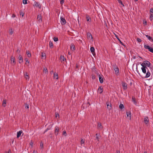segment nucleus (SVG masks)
Segmentation results:
<instances>
[{"instance_id":"obj_44","label":"nucleus","mask_w":153,"mask_h":153,"mask_svg":"<svg viewBox=\"0 0 153 153\" xmlns=\"http://www.w3.org/2000/svg\"><path fill=\"white\" fill-rule=\"evenodd\" d=\"M84 143V140L83 139H82L81 140V144H83Z\"/></svg>"},{"instance_id":"obj_20","label":"nucleus","mask_w":153,"mask_h":153,"mask_svg":"<svg viewBox=\"0 0 153 153\" xmlns=\"http://www.w3.org/2000/svg\"><path fill=\"white\" fill-rule=\"evenodd\" d=\"M144 122L145 123L147 124L149 123V120L148 119V117H145L144 119Z\"/></svg>"},{"instance_id":"obj_37","label":"nucleus","mask_w":153,"mask_h":153,"mask_svg":"<svg viewBox=\"0 0 153 153\" xmlns=\"http://www.w3.org/2000/svg\"><path fill=\"white\" fill-rule=\"evenodd\" d=\"M40 146L41 148V149H43V143L41 142L40 143Z\"/></svg>"},{"instance_id":"obj_18","label":"nucleus","mask_w":153,"mask_h":153,"mask_svg":"<svg viewBox=\"0 0 153 153\" xmlns=\"http://www.w3.org/2000/svg\"><path fill=\"white\" fill-rule=\"evenodd\" d=\"M132 102H133L134 103L135 105H137V103L136 98L135 97H132Z\"/></svg>"},{"instance_id":"obj_4","label":"nucleus","mask_w":153,"mask_h":153,"mask_svg":"<svg viewBox=\"0 0 153 153\" xmlns=\"http://www.w3.org/2000/svg\"><path fill=\"white\" fill-rule=\"evenodd\" d=\"M33 6L35 7H39L40 9L41 8V5L38 2L35 1L34 2V4L33 5Z\"/></svg>"},{"instance_id":"obj_41","label":"nucleus","mask_w":153,"mask_h":153,"mask_svg":"<svg viewBox=\"0 0 153 153\" xmlns=\"http://www.w3.org/2000/svg\"><path fill=\"white\" fill-rule=\"evenodd\" d=\"M23 3L24 4H27V0H23Z\"/></svg>"},{"instance_id":"obj_57","label":"nucleus","mask_w":153,"mask_h":153,"mask_svg":"<svg viewBox=\"0 0 153 153\" xmlns=\"http://www.w3.org/2000/svg\"><path fill=\"white\" fill-rule=\"evenodd\" d=\"M117 153H120V151H117Z\"/></svg>"},{"instance_id":"obj_23","label":"nucleus","mask_w":153,"mask_h":153,"mask_svg":"<svg viewBox=\"0 0 153 153\" xmlns=\"http://www.w3.org/2000/svg\"><path fill=\"white\" fill-rule=\"evenodd\" d=\"M149 19L151 21L153 22V14L152 13H150V15Z\"/></svg>"},{"instance_id":"obj_35","label":"nucleus","mask_w":153,"mask_h":153,"mask_svg":"<svg viewBox=\"0 0 153 153\" xmlns=\"http://www.w3.org/2000/svg\"><path fill=\"white\" fill-rule=\"evenodd\" d=\"M13 31L12 30V29H10L9 30V34L10 35H11L13 34Z\"/></svg>"},{"instance_id":"obj_59","label":"nucleus","mask_w":153,"mask_h":153,"mask_svg":"<svg viewBox=\"0 0 153 153\" xmlns=\"http://www.w3.org/2000/svg\"><path fill=\"white\" fill-rule=\"evenodd\" d=\"M68 54L69 55H70L71 54V53H70V52H68Z\"/></svg>"},{"instance_id":"obj_30","label":"nucleus","mask_w":153,"mask_h":153,"mask_svg":"<svg viewBox=\"0 0 153 153\" xmlns=\"http://www.w3.org/2000/svg\"><path fill=\"white\" fill-rule=\"evenodd\" d=\"M25 61L26 62V63H25V64L26 65H27V63L28 64H29L30 63V62L28 60V59L27 58H26L25 59Z\"/></svg>"},{"instance_id":"obj_45","label":"nucleus","mask_w":153,"mask_h":153,"mask_svg":"<svg viewBox=\"0 0 153 153\" xmlns=\"http://www.w3.org/2000/svg\"><path fill=\"white\" fill-rule=\"evenodd\" d=\"M64 2V0H62L60 2V4L62 5Z\"/></svg>"},{"instance_id":"obj_6","label":"nucleus","mask_w":153,"mask_h":153,"mask_svg":"<svg viewBox=\"0 0 153 153\" xmlns=\"http://www.w3.org/2000/svg\"><path fill=\"white\" fill-rule=\"evenodd\" d=\"M61 23L62 25H65L66 23L65 19L63 17H61Z\"/></svg>"},{"instance_id":"obj_10","label":"nucleus","mask_w":153,"mask_h":153,"mask_svg":"<svg viewBox=\"0 0 153 153\" xmlns=\"http://www.w3.org/2000/svg\"><path fill=\"white\" fill-rule=\"evenodd\" d=\"M145 35L149 40L151 42H153V39L151 37L148 35L145 34Z\"/></svg>"},{"instance_id":"obj_49","label":"nucleus","mask_w":153,"mask_h":153,"mask_svg":"<svg viewBox=\"0 0 153 153\" xmlns=\"http://www.w3.org/2000/svg\"><path fill=\"white\" fill-rule=\"evenodd\" d=\"M42 56L43 57L44 56H45V54H43L42 52Z\"/></svg>"},{"instance_id":"obj_3","label":"nucleus","mask_w":153,"mask_h":153,"mask_svg":"<svg viewBox=\"0 0 153 153\" xmlns=\"http://www.w3.org/2000/svg\"><path fill=\"white\" fill-rule=\"evenodd\" d=\"M60 130V129L59 127L57 126H56L54 130V134L56 136L59 133V131Z\"/></svg>"},{"instance_id":"obj_39","label":"nucleus","mask_w":153,"mask_h":153,"mask_svg":"<svg viewBox=\"0 0 153 153\" xmlns=\"http://www.w3.org/2000/svg\"><path fill=\"white\" fill-rule=\"evenodd\" d=\"M150 13H152L153 14V8H151L150 10Z\"/></svg>"},{"instance_id":"obj_19","label":"nucleus","mask_w":153,"mask_h":153,"mask_svg":"<svg viewBox=\"0 0 153 153\" xmlns=\"http://www.w3.org/2000/svg\"><path fill=\"white\" fill-rule=\"evenodd\" d=\"M71 48L73 51H74V50H75V45L73 43H72L71 44Z\"/></svg>"},{"instance_id":"obj_15","label":"nucleus","mask_w":153,"mask_h":153,"mask_svg":"<svg viewBox=\"0 0 153 153\" xmlns=\"http://www.w3.org/2000/svg\"><path fill=\"white\" fill-rule=\"evenodd\" d=\"M87 37L88 38L91 39H93L92 36L90 33L88 32L87 33Z\"/></svg>"},{"instance_id":"obj_31","label":"nucleus","mask_w":153,"mask_h":153,"mask_svg":"<svg viewBox=\"0 0 153 153\" xmlns=\"http://www.w3.org/2000/svg\"><path fill=\"white\" fill-rule=\"evenodd\" d=\"M54 78H56V79H58V76L57 74L54 73Z\"/></svg>"},{"instance_id":"obj_7","label":"nucleus","mask_w":153,"mask_h":153,"mask_svg":"<svg viewBox=\"0 0 153 153\" xmlns=\"http://www.w3.org/2000/svg\"><path fill=\"white\" fill-rule=\"evenodd\" d=\"M18 59L19 60V63H21L23 62V58L22 56L19 54L18 57Z\"/></svg>"},{"instance_id":"obj_53","label":"nucleus","mask_w":153,"mask_h":153,"mask_svg":"<svg viewBox=\"0 0 153 153\" xmlns=\"http://www.w3.org/2000/svg\"><path fill=\"white\" fill-rule=\"evenodd\" d=\"M30 144L31 146H33V143L32 142L30 143Z\"/></svg>"},{"instance_id":"obj_50","label":"nucleus","mask_w":153,"mask_h":153,"mask_svg":"<svg viewBox=\"0 0 153 153\" xmlns=\"http://www.w3.org/2000/svg\"><path fill=\"white\" fill-rule=\"evenodd\" d=\"M16 52L17 53H19L20 52V51L19 49H17V50L16 51Z\"/></svg>"},{"instance_id":"obj_24","label":"nucleus","mask_w":153,"mask_h":153,"mask_svg":"<svg viewBox=\"0 0 153 153\" xmlns=\"http://www.w3.org/2000/svg\"><path fill=\"white\" fill-rule=\"evenodd\" d=\"M26 53L27 55V56L28 57L30 58L31 56V53L29 51H26Z\"/></svg>"},{"instance_id":"obj_26","label":"nucleus","mask_w":153,"mask_h":153,"mask_svg":"<svg viewBox=\"0 0 153 153\" xmlns=\"http://www.w3.org/2000/svg\"><path fill=\"white\" fill-rule=\"evenodd\" d=\"M126 114L127 117H130V119H131V114L130 112H126Z\"/></svg>"},{"instance_id":"obj_25","label":"nucleus","mask_w":153,"mask_h":153,"mask_svg":"<svg viewBox=\"0 0 153 153\" xmlns=\"http://www.w3.org/2000/svg\"><path fill=\"white\" fill-rule=\"evenodd\" d=\"M49 46L51 48H53V44L52 42L51 41L49 42Z\"/></svg>"},{"instance_id":"obj_52","label":"nucleus","mask_w":153,"mask_h":153,"mask_svg":"<svg viewBox=\"0 0 153 153\" xmlns=\"http://www.w3.org/2000/svg\"><path fill=\"white\" fill-rule=\"evenodd\" d=\"M49 129H48V128H47V129H46V130L44 132V133H45L46 132H47V131H48V130H49Z\"/></svg>"},{"instance_id":"obj_34","label":"nucleus","mask_w":153,"mask_h":153,"mask_svg":"<svg viewBox=\"0 0 153 153\" xmlns=\"http://www.w3.org/2000/svg\"><path fill=\"white\" fill-rule=\"evenodd\" d=\"M96 138H97V139L98 141H99L100 139L99 135H98L97 134H96Z\"/></svg>"},{"instance_id":"obj_21","label":"nucleus","mask_w":153,"mask_h":153,"mask_svg":"<svg viewBox=\"0 0 153 153\" xmlns=\"http://www.w3.org/2000/svg\"><path fill=\"white\" fill-rule=\"evenodd\" d=\"M86 19L87 21L89 22H91V19L89 16H86Z\"/></svg>"},{"instance_id":"obj_8","label":"nucleus","mask_w":153,"mask_h":153,"mask_svg":"<svg viewBox=\"0 0 153 153\" xmlns=\"http://www.w3.org/2000/svg\"><path fill=\"white\" fill-rule=\"evenodd\" d=\"M116 66V67L114 68L115 73L116 75H118L119 72V69Z\"/></svg>"},{"instance_id":"obj_54","label":"nucleus","mask_w":153,"mask_h":153,"mask_svg":"<svg viewBox=\"0 0 153 153\" xmlns=\"http://www.w3.org/2000/svg\"><path fill=\"white\" fill-rule=\"evenodd\" d=\"M92 79H95V76H92Z\"/></svg>"},{"instance_id":"obj_46","label":"nucleus","mask_w":153,"mask_h":153,"mask_svg":"<svg viewBox=\"0 0 153 153\" xmlns=\"http://www.w3.org/2000/svg\"><path fill=\"white\" fill-rule=\"evenodd\" d=\"M24 14V13H23L22 11H21L20 12V15H22V16H23Z\"/></svg>"},{"instance_id":"obj_29","label":"nucleus","mask_w":153,"mask_h":153,"mask_svg":"<svg viewBox=\"0 0 153 153\" xmlns=\"http://www.w3.org/2000/svg\"><path fill=\"white\" fill-rule=\"evenodd\" d=\"M25 109H28L29 108V104H27V103L25 104Z\"/></svg>"},{"instance_id":"obj_56","label":"nucleus","mask_w":153,"mask_h":153,"mask_svg":"<svg viewBox=\"0 0 153 153\" xmlns=\"http://www.w3.org/2000/svg\"><path fill=\"white\" fill-rule=\"evenodd\" d=\"M58 116H59V114H57L56 115V117H57Z\"/></svg>"},{"instance_id":"obj_28","label":"nucleus","mask_w":153,"mask_h":153,"mask_svg":"<svg viewBox=\"0 0 153 153\" xmlns=\"http://www.w3.org/2000/svg\"><path fill=\"white\" fill-rule=\"evenodd\" d=\"M6 100H4L3 101V103H2V105L3 107H5V106H6Z\"/></svg>"},{"instance_id":"obj_48","label":"nucleus","mask_w":153,"mask_h":153,"mask_svg":"<svg viewBox=\"0 0 153 153\" xmlns=\"http://www.w3.org/2000/svg\"><path fill=\"white\" fill-rule=\"evenodd\" d=\"M11 150L9 149L7 152H6L5 153H11Z\"/></svg>"},{"instance_id":"obj_22","label":"nucleus","mask_w":153,"mask_h":153,"mask_svg":"<svg viewBox=\"0 0 153 153\" xmlns=\"http://www.w3.org/2000/svg\"><path fill=\"white\" fill-rule=\"evenodd\" d=\"M107 108L109 109V110H110L111 109V103H110V104H109V103H107Z\"/></svg>"},{"instance_id":"obj_43","label":"nucleus","mask_w":153,"mask_h":153,"mask_svg":"<svg viewBox=\"0 0 153 153\" xmlns=\"http://www.w3.org/2000/svg\"><path fill=\"white\" fill-rule=\"evenodd\" d=\"M62 134L64 135L65 136H66V133L65 131H64L62 132Z\"/></svg>"},{"instance_id":"obj_1","label":"nucleus","mask_w":153,"mask_h":153,"mask_svg":"<svg viewBox=\"0 0 153 153\" xmlns=\"http://www.w3.org/2000/svg\"><path fill=\"white\" fill-rule=\"evenodd\" d=\"M150 65L151 63L149 61L147 60L143 61V62L141 64V65L142 67L141 69L143 72L144 74H145L146 73V70H147V72L144 77L145 78H148L150 76L151 73L147 67H150Z\"/></svg>"},{"instance_id":"obj_47","label":"nucleus","mask_w":153,"mask_h":153,"mask_svg":"<svg viewBox=\"0 0 153 153\" xmlns=\"http://www.w3.org/2000/svg\"><path fill=\"white\" fill-rule=\"evenodd\" d=\"M117 39H118V40H119V41L120 42V43H121L122 45H123V46H125V45H123V42H121V41H120V40L119 39H118V38H117Z\"/></svg>"},{"instance_id":"obj_40","label":"nucleus","mask_w":153,"mask_h":153,"mask_svg":"<svg viewBox=\"0 0 153 153\" xmlns=\"http://www.w3.org/2000/svg\"><path fill=\"white\" fill-rule=\"evenodd\" d=\"M137 41L138 42L140 43L141 42L142 40L140 38H137Z\"/></svg>"},{"instance_id":"obj_61","label":"nucleus","mask_w":153,"mask_h":153,"mask_svg":"<svg viewBox=\"0 0 153 153\" xmlns=\"http://www.w3.org/2000/svg\"><path fill=\"white\" fill-rule=\"evenodd\" d=\"M139 57L140 58H141V59H142V57H140V56H139Z\"/></svg>"},{"instance_id":"obj_62","label":"nucleus","mask_w":153,"mask_h":153,"mask_svg":"<svg viewBox=\"0 0 153 153\" xmlns=\"http://www.w3.org/2000/svg\"><path fill=\"white\" fill-rule=\"evenodd\" d=\"M138 0H134V1H138Z\"/></svg>"},{"instance_id":"obj_5","label":"nucleus","mask_w":153,"mask_h":153,"mask_svg":"<svg viewBox=\"0 0 153 153\" xmlns=\"http://www.w3.org/2000/svg\"><path fill=\"white\" fill-rule=\"evenodd\" d=\"M122 85L123 90H126L127 88V84L125 82H122Z\"/></svg>"},{"instance_id":"obj_55","label":"nucleus","mask_w":153,"mask_h":153,"mask_svg":"<svg viewBox=\"0 0 153 153\" xmlns=\"http://www.w3.org/2000/svg\"><path fill=\"white\" fill-rule=\"evenodd\" d=\"M33 153H37V151H36L35 150H34Z\"/></svg>"},{"instance_id":"obj_33","label":"nucleus","mask_w":153,"mask_h":153,"mask_svg":"<svg viewBox=\"0 0 153 153\" xmlns=\"http://www.w3.org/2000/svg\"><path fill=\"white\" fill-rule=\"evenodd\" d=\"M25 77L26 79H29L28 75L27 73H26L25 74Z\"/></svg>"},{"instance_id":"obj_14","label":"nucleus","mask_w":153,"mask_h":153,"mask_svg":"<svg viewBox=\"0 0 153 153\" xmlns=\"http://www.w3.org/2000/svg\"><path fill=\"white\" fill-rule=\"evenodd\" d=\"M60 59L62 62H63L66 60V59L65 58L64 56H60Z\"/></svg>"},{"instance_id":"obj_9","label":"nucleus","mask_w":153,"mask_h":153,"mask_svg":"<svg viewBox=\"0 0 153 153\" xmlns=\"http://www.w3.org/2000/svg\"><path fill=\"white\" fill-rule=\"evenodd\" d=\"M90 51L91 53H92V54L94 56L95 55L96 53L94 51L95 49L93 47H91L90 48Z\"/></svg>"},{"instance_id":"obj_51","label":"nucleus","mask_w":153,"mask_h":153,"mask_svg":"<svg viewBox=\"0 0 153 153\" xmlns=\"http://www.w3.org/2000/svg\"><path fill=\"white\" fill-rule=\"evenodd\" d=\"M16 17V15L14 14H13L12 16V17L13 18H14V17Z\"/></svg>"},{"instance_id":"obj_16","label":"nucleus","mask_w":153,"mask_h":153,"mask_svg":"<svg viewBox=\"0 0 153 153\" xmlns=\"http://www.w3.org/2000/svg\"><path fill=\"white\" fill-rule=\"evenodd\" d=\"M22 133V131H18L17 133V138H19L20 137L21 135V134Z\"/></svg>"},{"instance_id":"obj_36","label":"nucleus","mask_w":153,"mask_h":153,"mask_svg":"<svg viewBox=\"0 0 153 153\" xmlns=\"http://www.w3.org/2000/svg\"><path fill=\"white\" fill-rule=\"evenodd\" d=\"M43 71L44 72H45V73H48V71L46 68H45L43 69Z\"/></svg>"},{"instance_id":"obj_63","label":"nucleus","mask_w":153,"mask_h":153,"mask_svg":"<svg viewBox=\"0 0 153 153\" xmlns=\"http://www.w3.org/2000/svg\"><path fill=\"white\" fill-rule=\"evenodd\" d=\"M144 153H147V152H144Z\"/></svg>"},{"instance_id":"obj_64","label":"nucleus","mask_w":153,"mask_h":153,"mask_svg":"<svg viewBox=\"0 0 153 153\" xmlns=\"http://www.w3.org/2000/svg\"><path fill=\"white\" fill-rule=\"evenodd\" d=\"M50 136L51 138H52V136H51V135H50Z\"/></svg>"},{"instance_id":"obj_38","label":"nucleus","mask_w":153,"mask_h":153,"mask_svg":"<svg viewBox=\"0 0 153 153\" xmlns=\"http://www.w3.org/2000/svg\"><path fill=\"white\" fill-rule=\"evenodd\" d=\"M119 3L121 4L123 6H124L123 4V3L122 1L120 0H117Z\"/></svg>"},{"instance_id":"obj_17","label":"nucleus","mask_w":153,"mask_h":153,"mask_svg":"<svg viewBox=\"0 0 153 153\" xmlns=\"http://www.w3.org/2000/svg\"><path fill=\"white\" fill-rule=\"evenodd\" d=\"M99 79L100 82L101 83H102L103 82V78L99 75Z\"/></svg>"},{"instance_id":"obj_13","label":"nucleus","mask_w":153,"mask_h":153,"mask_svg":"<svg viewBox=\"0 0 153 153\" xmlns=\"http://www.w3.org/2000/svg\"><path fill=\"white\" fill-rule=\"evenodd\" d=\"M103 91V88L102 86L99 87L98 89V92L100 94H101Z\"/></svg>"},{"instance_id":"obj_60","label":"nucleus","mask_w":153,"mask_h":153,"mask_svg":"<svg viewBox=\"0 0 153 153\" xmlns=\"http://www.w3.org/2000/svg\"><path fill=\"white\" fill-rule=\"evenodd\" d=\"M52 134V133H51L49 134V136H50V135H51Z\"/></svg>"},{"instance_id":"obj_32","label":"nucleus","mask_w":153,"mask_h":153,"mask_svg":"<svg viewBox=\"0 0 153 153\" xmlns=\"http://www.w3.org/2000/svg\"><path fill=\"white\" fill-rule=\"evenodd\" d=\"M124 105L122 104H120L119 105V108L121 109H122L124 108Z\"/></svg>"},{"instance_id":"obj_11","label":"nucleus","mask_w":153,"mask_h":153,"mask_svg":"<svg viewBox=\"0 0 153 153\" xmlns=\"http://www.w3.org/2000/svg\"><path fill=\"white\" fill-rule=\"evenodd\" d=\"M37 19L39 22H42V19L41 15H38Z\"/></svg>"},{"instance_id":"obj_27","label":"nucleus","mask_w":153,"mask_h":153,"mask_svg":"<svg viewBox=\"0 0 153 153\" xmlns=\"http://www.w3.org/2000/svg\"><path fill=\"white\" fill-rule=\"evenodd\" d=\"M98 128H99L101 129L102 128V126L100 123L99 122L98 123Z\"/></svg>"},{"instance_id":"obj_42","label":"nucleus","mask_w":153,"mask_h":153,"mask_svg":"<svg viewBox=\"0 0 153 153\" xmlns=\"http://www.w3.org/2000/svg\"><path fill=\"white\" fill-rule=\"evenodd\" d=\"M53 40L55 42H57L58 41V38L55 37L53 38Z\"/></svg>"},{"instance_id":"obj_12","label":"nucleus","mask_w":153,"mask_h":153,"mask_svg":"<svg viewBox=\"0 0 153 153\" xmlns=\"http://www.w3.org/2000/svg\"><path fill=\"white\" fill-rule=\"evenodd\" d=\"M11 62H12L14 65H15L16 63L15 61V59L14 57L13 56H12L11 57Z\"/></svg>"},{"instance_id":"obj_58","label":"nucleus","mask_w":153,"mask_h":153,"mask_svg":"<svg viewBox=\"0 0 153 153\" xmlns=\"http://www.w3.org/2000/svg\"><path fill=\"white\" fill-rule=\"evenodd\" d=\"M144 24H145L146 25L147 24V22L146 21H145V22L144 23Z\"/></svg>"},{"instance_id":"obj_2","label":"nucleus","mask_w":153,"mask_h":153,"mask_svg":"<svg viewBox=\"0 0 153 153\" xmlns=\"http://www.w3.org/2000/svg\"><path fill=\"white\" fill-rule=\"evenodd\" d=\"M144 47L146 49H148V50L150 52L153 53V48L149 46L144 44Z\"/></svg>"}]
</instances>
